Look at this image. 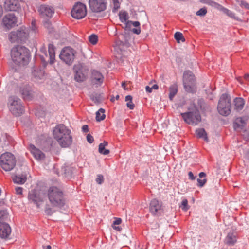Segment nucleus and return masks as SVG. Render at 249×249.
I'll return each mask as SVG.
<instances>
[{
  "mask_svg": "<svg viewBox=\"0 0 249 249\" xmlns=\"http://www.w3.org/2000/svg\"><path fill=\"white\" fill-rule=\"evenodd\" d=\"M53 136L61 147H68L72 143L71 130L63 124L55 126L53 131Z\"/></svg>",
  "mask_w": 249,
  "mask_h": 249,
  "instance_id": "1",
  "label": "nucleus"
},
{
  "mask_svg": "<svg viewBox=\"0 0 249 249\" xmlns=\"http://www.w3.org/2000/svg\"><path fill=\"white\" fill-rule=\"evenodd\" d=\"M47 196L52 206L62 208L65 204V199L63 191L56 186H51L47 191Z\"/></svg>",
  "mask_w": 249,
  "mask_h": 249,
  "instance_id": "2",
  "label": "nucleus"
},
{
  "mask_svg": "<svg viewBox=\"0 0 249 249\" xmlns=\"http://www.w3.org/2000/svg\"><path fill=\"white\" fill-rule=\"evenodd\" d=\"M11 58L13 62L18 65H25L29 59L30 51L26 47L17 45L11 51Z\"/></svg>",
  "mask_w": 249,
  "mask_h": 249,
  "instance_id": "3",
  "label": "nucleus"
},
{
  "mask_svg": "<svg viewBox=\"0 0 249 249\" xmlns=\"http://www.w3.org/2000/svg\"><path fill=\"white\" fill-rule=\"evenodd\" d=\"M188 110V112L181 113L183 120L188 124L196 125L198 124L201 121V117L194 101L191 102Z\"/></svg>",
  "mask_w": 249,
  "mask_h": 249,
  "instance_id": "4",
  "label": "nucleus"
},
{
  "mask_svg": "<svg viewBox=\"0 0 249 249\" xmlns=\"http://www.w3.org/2000/svg\"><path fill=\"white\" fill-rule=\"evenodd\" d=\"M8 107L12 114L16 116H20L24 112V107L20 99L15 96H10L8 99Z\"/></svg>",
  "mask_w": 249,
  "mask_h": 249,
  "instance_id": "5",
  "label": "nucleus"
},
{
  "mask_svg": "<svg viewBox=\"0 0 249 249\" xmlns=\"http://www.w3.org/2000/svg\"><path fill=\"white\" fill-rule=\"evenodd\" d=\"M217 109L219 114L228 116L231 112V99L227 94H223L219 100Z\"/></svg>",
  "mask_w": 249,
  "mask_h": 249,
  "instance_id": "6",
  "label": "nucleus"
},
{
  "mask_svg": "<svg viewBox=\"0 0 249 249\" xmlns=\"http://www.w3.org/2000/svg\"><path fill=\"white\" fill-rule=\"evenodd\" d=\"M40 58L44 67H46L48 62L50 64H53L55 61V47L53 44H49L48 45L49 59L47 61L48 58L47 51L44 47L40 49Z\"/></svg>",
  "mask_w": 249,
  "mask_h": 249,
  "instance_id": "7",
  "label": "nucleus"
},
{
  "mask_svg": "<svg viewBox=\"0 0 249 249\" xmlns=\"http://www.w3.org/2000/svg\"><path fill=\"white\" fill-rule=\"evenodd\" d=\"M16 164V159L12 154L6 152L0 157V165L6 171L13 169Z\"/></svg>",
  "mask_w": 249,
  "mask_h": 249,
  "instance_id": "8",
  "label": "nucleus"
},
{
  "mask_svg": "<svg viewBox=\"0 0 249 249\" xmlns=\"http://www.w3.org/2000/svg\"><path fill=\"white\" fill-rule=\"evenodd\" d=\"M183 86L186 91L190 93L195 92L196 86L194 75L190 71H186L183 73Z\"/></svg>",
  "mask_w": 249,
  "mask_h": 249,
  "instance_id": "9",
  "label": "nucleus"
},
{
  "mask_svg": "<svg viewBox=\"0 0 249 249\" xmlns=\"http://www.w3.org/2000/svg\"><path fill=\"white\" fill-rule=\"evenodd\" d=\"M75 53V51L72 48L65 47L60 52L59 58L66 64L71 65L74 60Z\"/></svg>",
  "mask_w": 249,
  "mask_h": 249,
  "instance_id": "10",
  "label": "nucleus"
},
{
  "mask_svg": "<svg viewBox=\"0 0 249 249\" xmlns=\"http://www.w3.org/2000/svg\"><path fill=\"white\" fill-rule=\"evenodd\" d=\"M89 5L92 12L100 13L107 10L108 2L107 0H89Z\"/></svg>",
  "mask_w": 249,
  "mask_h": 249,
  "instance_id": "11",
  "label": "nucleus"
},
{
  "mask_svg": "<svg viewBox=\"0 0 249 249\" xmlns=\"http://www.w3.org/2000/svg\"><path fill=\"white\" fill-rule=\"evenodd\" d=\"M43 193L36 189H33L29 191L28 195V199L30 203L35 204L37 208H39L44 202V196Z\"/></svg>",
  "mask_w": 249,
  "mask_h": 249,
  "instance_id": "12",
  "label": "nucleus"
},
{
  "mask_svg": "<svg viewBox=\"0 0 249 249\" xmlns=\"http://www.w3.org/2000/svg\"><path fill=\"white\" fill-rule=\"evenodd\" d=\"M72 18L77 19L84 18L87 15V7L85 4L80 2H76L71 10Z\"/></svg>",
  "mask_w": 249,
  "mask_h": 249,
  "instance_id": "13",
  "label": "nucleus"
},
{
  "mask_svg": "<svg viewBox=\"0 0 249 249\" xmlns=\"http://www.w3.org/2000/svg\"><path fill=\"white\" fill-rule=\"evenodd\" d=\"M149 211L155 216H159L162 212V202L157 199H152L149 205Z\"/></svg>",
  "mask_w": 249,
  "mask_h": 249,
  "instance_id": "14",
  "label": "nucleus"
},
{
  "mask_svg": "<svg viewBox=\"0 0 249 249\" xmlns=\"http://www.w3.org/2000/svg\"><path fill=\"white\" fill-rule=\"evenodd\" d=\"M74 80L77 82H82L87 78V70L82 66L78 65L73 68Z\"/></svg>",
  "mask_w": 249,
  "mask_h": 249,
  "instance_id": "15",
  "label": "nucleus"
},
{
  "mask_svg": "<svg viewBox=\"0 0 249 249\" xmlns=\"http://www.w3.org/2000/svg\"><path fill=\"white\" fill-rule=\"evenodd\" d=\"M104 77L100 71L93 70L91 71L90 81L92 85L96 87L100 86L103 83Z\"/></svg>",
  "mask_w": 249,
  "mask_h": 249,
  "instance_id": "16",
  "label": "nucleus"
},
{
  "mask_svg": "<svg viewBox=\"0 0 249 249\" xmlns=\"http://www.w3.org/2000/svg\"><path fill=\"white\" fill-rule=\"evenodd\" d=\"M40 17L42 18H50L54 13V9L47 5H41L38 9Z\"/></svg>",
  "mask_w": 249,
  "mask_h": 249,
  "instance_id": "17",
  "label": "nucleus"
},
{
  "mask_svg": "<svg viewBox=\"0 0 249 249\" xmlns=\"http://www.w3.org/2000/svg\"><path fill=\"white\" fill-rule=\"evenodd\" d=\"M17 22V19L14 14H7L3 18V25L8 29L14 27Z\"/></svg>",
  "mask_w": 249,
  "mask_h": 249,
  "instance_id": "18",
  "label": "nucleus"
},
{
  "mask_svg": "<svg viewBox=\"0 0 249 249\" xmlns=\"http://www.w3.org/2000/svg\"><path fill=\"white\" fill-rule=\"evenodd\" d=\"M4 7L6 11H17L20 8V4L18 0H6Z\"/></svg>",
  "mask_w": 249,
  "mask_h": 249,
  "instance_id": "19",
  "label": "nucleus"
},
{
  "mask_svg": "<svg viewBox=\"0 0 249 249\" xmlns=\"http://www.w3.org/2000/svg\"><path fill=\"white\" fill-rule=\"evenodd\" d=\"M11 232L10 226L7 223L0 222V237L6 239L9 237Z\"/></svg>",
  "mask_w": 249,
  "mask_h": 249,
  "instance_id": "20",
  "label": "nucleus"
},
{
  "mask_svg": "<svg viewBox=\"0 0 249 249\" xmlns=\"http://www.w3.org/2000/svg\"><path fill=\"white\" fill-rule=\"evenodd\" d=\"M29 149L34 158L37 160H43L44 159L45 157V154L34 144H30Z\"/></svg>",
  "mask_w": 249,
  "mask_h": 249,
  "instance_id": "21",
  "label": "nucleus"
},
{
  "mask_svg": "<svg viewBox=\"0 0 249 249\" xmlns=\"http://www.w3.org/2000/svg\"><path fill=\"white\" fill-rule=\"evenodd\" d=\"M237 234L234 232H230L224 239V243L228 246H233L237 242Z\"/></svg>",
  "mask_w": 249,
  "mask_h": 249,
  "instance_id": "22",
  "label": "nucleus"
},
{
  "mask_svg": "<svg viewBox=\"0 0 249 249\" xmlns=\"http://www.w3.org/2000/svg\"><path fill=\"white\" fill-rule=\"evenodd\" d=\"M245 105V101L242 98L237 97L234 100V109L237 111L241 110Z\"/></svg>",
  "mask_w": 249,
  "mask_h": 249,
  "instance_id": "23",
  "label": "nucleus"
},
{
  "mask_svg": "<svg viewBox=\"0 0 249 249\" xmlns=\"http://www.w3.org/2000/svg\"><path fill=\"white\" fill-rule=\"evenodd\" d=\"M21 94L24 100L30 101L33 98V92L28 89L24 88L21 90Z\"/></svg>",
  "mask_w": 249,
  "mask_h": 249,
  "instance_id": "24",
  "label": "nucleus"
},
{
  "mask_svg": "<svg viewBox=\"0 0 249 249\" xmlns=\"http://www.w3.org/2000/svg\"><path fill=\"white\" fill-rule=\"evenodd\" d=\"M13 180L14 183L18 184H23L27 180V175L22 174L20 176H15L13 178Z\"/></svg>",
  "mask_w": 249,
  "mask_h": 249,
  "instance_id": "25",
  "label": "nucleus"
},
{
  "mask_svg": "<svg viewBox=\"0 0 249 249\" xmlns=\"http://www.w3.org/2000/svg\"><path fill=\"white\" fill-rule=\"evenodd\" d=\"M178 91V87L177 84H173L169 87V98L171 101L173 100Z\"/></svg>",
  "mask_w": 249,
  "mask_h": 249,
  "instance_id": "26",
  "label": "nucleus"
},
{
  "mask_svg": "<svg viewBox=\"0 0 249 249\" xmlns=\"http://www.w3.org/2000/svg\"><path fill=\"white\" fill-rule=\"evenodd\" d=\"M129 24H132L134 27H137L136 28H134L132 29V32L136 34L137 35H139L141 33V28L140 27V23L139 21H128L126 23V26H127Z\"/></svg>",
  "mask_w": 249,
  "mask_h": 249,
  "instance_id": "27",
  "label": "nucleus"
},
{
  "mask_svg": "<svg viewBox=\"0 0 249 249\" xmlns=\"http://www.w3.org/2000/svg\"><path fill=\"white\" fill-rule=\"evenodd\" d=\"M108 142L106 141H104L103 143H101L99 145V152L104 155H107L109 153V150L106 149L105 147L107 146Z\"/></svg>",
  "mask_w": 249,
  "mask_h": 249,
  "instance_id": "28",
  "label": "nucleus"
},
{
  "mask_svg": "<svg viewBox=\"0 0 249 249\" xmlns=\"http://www.w3.org/2000/svg\"><path fill=\"white\" fill-rule=\"evenodd\" d=\"M19 42L24 41L28 36V34L24 30H18L17 31Z\"/></svg>",
  "mask_w": 249,
  "mask_h": 249,
  "instance_id": "29",
  "label": "nucleus"
},
{
  "mask_svg": "<svg viewBox=\"0 0 249 249\" xmlns=\"http://www.w3.org/2000/svg\"><path fill=\"white\" fill-rule=\"evenodd\" d=\"M196 134L198 138H203L206 141H208L206 132L203 128H199L196 131Z\"/></svg>",
  "mask_w": 249,
  "mask_h": 249,
  "instance_id": "30",
  "label": "nucleus"
},
{
  "mask_svg": "<svg viewBox=\"0 0 249 249\" xmlns=\"http://www.w3.org/2000/svg\"><path fill=\"white\" fill-rule=\"evenodd\" d=\"M220 10L231 18H233L236 20H239L238 17L235 16V13L229 10L227 8L222 7Z\"/></svg>",
  "mask_w": 249,
  "mask_h": 249,
  "instance_id": "31",
  "label": "nucleus"
},
{
  "mask_svg": "<svg viewBox=\"0 0 249 249\" xmlns=\"http://www.w3.org/2000/svg\"><path fill=\"white\" fill-rule=\"evenodd\" d=\"M119 19L122 23H125L128 21L129 18L128 14L126 11H120L119 14Z\"/></svg>",
  "mask_w": 249,
  "mask_h": 249,
  "instance_id": "32",
  "label": "nucleus"
},
{
  "mask_svg": "<svg viewBox=\"0 0 249 249\" xmlns=\"http://www.w3.org/2000/svg\"><path fill=\"white\" fill-rule=\"evenodd\" d=\"M115 220L113 221L112 224V228L118 231H120L122 230V228L119 226H116V225H119L122 223V219L121 218H114Z\"/></svg>",
  "mask_w": 249,
  "mask_h": 249,
  "instance_id": "33",
  "label": "nucleus"
},
{
  "mask_svg": "<svg viewBox=\"0 0 249 249\" xmlns=\"http://www.w3.org/2000/svg\"><path fill=\"white\" fill-rule=\"evenodd\" d=\"M105 109L100 108L96 113V120L97 121H101L105 118Z\"/></svg>",
  "mask_w": 249,
  "mask_h": 249,
  "instance_id": "34",
  "label": "nucleus"
},
{
  "mask_svg": "<svg viewBox=\"0 0 249 249\" xmlns=\"http://www.w3.org/2000/svg\"><path fill=\"white\" fill-rule=\"evenodd\" d=\"M9 39L12 42H19L17 31L11 32L9 34Z\"/></svg>",
  "mask_w": 249,
  "mask_h": 249,
  "instance_id": "35",
  "label": "nucleus"
},
{
  "mask_svg": "<svg viewBox=\"0 0 249 249\" xmlns=\"http://www.w3.org/2000/svg\"><path fill=\"white\" fill-rule=\"evenodd\" d=\"M245 124V121L242 117L237 118L234 123V125L236 127H243Z\"/></svg>",
  "mask_w": 249,
  "mask_h": 249,
  "instance_id": "36",
  "label": "nucleus"
},
{
  "mask_svg": "<svg viewBox=\"0 0 249 249\" xmlns=\"http://www.w3.org/2000/svg\"><path fill=\"white\" fill-rule=\"evenodd\" d=\"M174 37L177 40L178 42H180V41L183 42L185 41V38L184 37L183 34L179 32H177L175 33L174 35Z\"/></svg>",
  "mask_w": 249,
  "mask_h": 249,
  "instance_id": "37",
  "label": "nucleus"
},
{
  "mask_svg": "<svg viewBox=\"0 0 249 249\" xmlns=\"http://www.w3.org/2000/svg\"><path fill=\"white\" fill-rule=\"evenodd\" d=\"M193 101H194L196 102V101L194 100ZM196 104V103H195ZM196 103L197 105L196 104V106L198 107V110H199V109H200L201 110H202L204 108V105L205 102L204 100L202 98H199L196 101Z\"/></svg>",
  "mask_w": 249,
  "mask_h": 249,
  "instance_id": "38",
  "label": "nucleus"
},
{
  "mask_svg": "<svg viewBox=\"0 0 249 249\" xmlns=\"http://www.w3.org/2000/svg\"><path fill=\"white\" fill-rule=\"evenodd\" d=\"M113 4V12H116L120 7V3L119 0H111Z\"/></svg>",
  "mask_w": 249,
  "mask_h": 249,
  "instance_id": "39",
  "label": "nucleus"
},
{
  "mask_svg": "<svg viewBox=\"0 0 249 249\" xmlns=\"http://www.w3.org/2000/svg\"><path fill=\"white\" fill-rule=\"evenodd\" d=\"M89 41L93 45H95L98 42V36L95 34H92L89 36Z\"/></svg>",
  "mask_w": 249,
  "mask_h": 249,
  "instance_id": "40",
  "label": "nucleus"
},
{
  "mask_svg": "<svg viewBox=\"0 0 249 249\" xmlns=\"http://www.w3.org/2000/svg\"><path fill=\"white\" fill-rule=\"evenodd\" d=\"M180 207L181 209L184 211H187L189 209V207L188 205V200L186 199H184L182 202L181 205L180 206Z\"/></svg>",
  "mask_w": 249,
  "mask_h": 249,
  "instance_id": "41",
  "label": "nucleus"
},
{
  "mask_svg": "<svg viewBox=\"0 0 249 249\" xmlns=\"http://www.w3.org/2000/svg\"><path fill=\"white\" fill-rule=\"evenodd\" d=\"M207 13V10L206 7H203L200 9L196 12V15L200 16H204Z\"/></svg>",
  "mask_w": 249,
  "mask_h": 249,
  "instance_id": "42",
  "label": "nucleus"
},
{
  "mask_svg": "<svg viewBox=\"0 0 249 249\" xmlns=\"http://www.w3.org/2000/svg\"><path fill=\"white\" fill-rule=\"evenodd\" d=\"M8 217V213L6 211H0V220L6 219Z\"/></svg>",
  "mask_w": 249,
  "mask_h": 249,
  "instance_id": "43",
  "label": "nucleus"
},
{
  "mask_svg": "<svg viewBox=\"0 0 249 249\" xmlns=\"http://www.w3.org/2000/svg\"><path fill=\"white\" fill-rule=\"evenodd\" d=\"M197 186L199 187H202L206 183L207 179L206 178L201 179L200 178L197 179Z\"/></svg>",
  "mask_w": 249,
  "mask_h": 249,
  "instance_id": "44",
  "label": "nucleus"
},
{
  "mask_svg": "<svg viewBox=\"0 0 249 249\" xmlns=\"http://www.w3.org/2000/svg\"><path fill=\"white\" fill-rule=\"evenodd\" d=\"M96 182L99 184H101L104 181V177L102 175H98L96 178Z\"/></svg>",
  "mask_w": 249,
  "mask_h": 249,
  "instance_id": "45",
  "label": "nucleus"
},
{
  "mask_svg": "<svg viewBox=\"0 0 249 249\" xmlns=\"http://www.w3.org/2000/svg\"><path fill=\"white\" fill-rule=\"evenodd\" d=\"M87 140L89 143H92L94 141V138L92 135L88 134L87 136Z\"/></svg>",
  "mask_w": 249,
  "mask_h": 249,
  "instance_id": "46",
  "label": "nucleus"
},
{
  "mask_svg": "<svg viewBox=\"0 0 249 249\" xmlns=\"http://www.w3.org/2000/svg\"><path fill=\"white\" fill-rule=\"evenodd\" d=\"M16 193L17 195H22L23 188L20 187H17L15 188Z\"/></svg>",
  "mask_w": 249,
  "mask_h": 249,
  "instance_id": "47",
  "label": "nucleus"
},
{
  "mask_svg": "<svg viewBox=\"0 0 249 249\" xmlns=\"http://www.w3.org/2000/svg\"><path fill=\"white\" fill-rule=\"evenodd\" d=\"M126 106L130 109H133L135 107V105L133 103L132 101L128 102L126 104Z\"/></svg>",
  "mask_w": 249,
  "mask_h": 249,
  "instance_id": "48",
  "label": "nucleus"
},
{
  "mask_svg": "<svg viewBox=\"0 0 249 249\" xmlns=\"http://www.w3.org/2000/svg\"><path fill=\"white\" fill-rule=\"evenodd\" d=\"M45 212L48 215H51L53 213V211L51 208H46L45 210Z\"/></svg>",
  "mask_w": 249,
  "mask_h": 249,
  "instance_id": "49",
  "label": "nucleus"
},
{
  "mask_svg": "<svg viewBox=\"0 0 249 249\" xmlns=\"http://www.w3.org/2000/svg\"><path fill=\"white\" fill-rule=\"evenodd\" d=\"M240 5L242 7H245L247 9H249V4L246 1H241Z\"/></svg>",
  "mask_w": 249,
  "mask_h": 249,
  "instance_id": "50",
  "label": "nucleus"
},
{
  "mask_svg": "<svg viewBox=\"0 0 249 249\" xmlns=\"http://www.w3.org/2000/svg\"><path fill=\"white\" fill-rule=\"evenodd\" d=\"M189 178L192 180H195L196 177L194 176L193 173L192 172H189L188 173Z\"/></svg>",
  "mask_w": 249,
  "mask_h": 249,
  "instance_id": "51",
  "label": "nucleus"
},
{
  "mask_svg": "<svg viewBox=\"0 0 249 249\" xmlns=\"http://www.w3.org/2000/svg\"><path fill=\"white\" fill-rule=\"evenodd\" d=\"M82 131L84 132H87L89 131L88 126L87 125H84L82 127Z\"/></svg>",
  "mask_w": 249,
  "mask_h": 249,
  "instance_id": "52",
  "label": "nucleus"
},
{
  "mask_svg": "<svg viewBox=\"0 0 249 249\" xmlns=\"http://www.w3.org/2000/svg\"><path fill=\"white\" fill-rule=\"evenodd\" d=\"M145 90L148 93H151L152 91V89L151 87H150L149 86H146L145 87Z\"/></svg>",
  "mask_w": 249,
  "mask_h": 249,
  "instance_id": "53",
  "label": "nucleus"
},
{
  "mask_svg": "<svg viewBox=\"0 0 249 249\" xmlns=\"http://www.w3.org/2000/svg\"><path fill=\"white\" fill-rule=\"evenodd\" d=\"M206 174L204 172H201L199 174V177L200 178H206Z\"/></svg>",
  "mask_w": 249,
  "mask_h": 249,
  "instance_id": "54",
  "label": "nucleus"
},
{
  "mask_svg": "<svg viewBox=\"0 0 249 249\" xmlns=\"http://www.w3.org/2000/svg\"><path fill=\"white\" fill-rule=\"evenodd\" d=\"M125 100L126 101H132V97L131 95H127L125 98Z\"/></svg>",
  "mask_w": 249,
  "mask_h": 249,
  "instance_id": "55",
  "label": "nucleus"
},
{
  "mask_svg": "<svg viewBox=\"0 0 249 249\" xmlns=\"http://www.w3.org/2000/svg\"><path fill=\"white\" fill-rule=\"evenodd\" d=\"M116 44L118 46H121L124 45V42L119 39H117L116 41Z\"/></svg>",
  "mask_w": 249,
  "mask_h": 249,
  "instance_id": "56",
  "label": "nucleus"
},
{
  "mask_svg": "<svg viewBox=\"0 0 249 249\" xmlns=\"http://www.w3.org/2000/svg\"><path fill=\"white\" fill-rule=\"evenodd\" d=\"M152 89L154 90H157L159 89V86L157 84H154L152 87Z\"/></svg>",
  "mask_w": 249,
  "mask_h": 249,
  "instance_id": "57",
  "label": "nucleus"
},
{
  "mask_svg": "<svg viewBox=\"0 0 249 249\" xmlns=\"http://www.w3.org/2000/svg\"><path fill=\"white\" fill-rule=\"evenodd\" d=\"M244 78L246 80L249 81V74L248 73H246L244 75Z\"/></svg>",
  "mask_w": 249,
  "mask_h": 249,
  "instance_id": "58",
  "label": "nucleus"
},
{
  "mask_svg": "<svg viewBox=\"0 0 249 249\" xmlns=\"http://www.w3.org/2000/svg\"><path fill=\"white\" fill-rule=\"evenodd\" d=\"M35 21H32V29L35 30Z\"/></svg>",
  "mask_w": 249,
  "mask_h": 249,
  "instance_id": "59",
  "label": "nucleus"
},
{
  "mask_svg": "<svg viewBox=\"0 0 249 249\" xmlns=\"http://www.w3.org/2000/svg\"><path fill=\"white\" fill-rule=\"evenodd\" d=\"M122 86L125 89V84L124 82H123L122 84Z\"/></svg>",
  "mask_w": 249,
  "mask_h": 249,
  "instance_id": "60",
  "label": "nucleus"
},
{
  "mask_svg": "<svg viewBox=\"0 0 249 249\" xmlns=\"http://www.w3.org/2000/svg\"><path fill=\"white\" fill-rule=\"evenodd\" d=\"M46 249H51V246L50 245H48L47 246Z\"/></svg>",
  "mask_w": 249,
  "mask_h": 249,
  "instance_id": "61",
  "label": "nucleus"
},
{
  "mask_svg": "<svg viewBox=\"0 0 249 249\" xmlns=\"http://www.w3.org/2000/svg\"><path fill=\"white\" fill-rule=\"evenodd\" d=\"M115 99H116V100H118L119 99V95H117L115 97Z\"/></svg>",
  "mask_w": 249,
  "mask_h": 249,
  "instance_id": "62",
  "label": "nucleus"
},
{
  "mask_svg": "<svg viewBox=\"0 0 249 249\" xmlns=\"http://www.w3.org/2000/svg\"><path fill=\"white\" fill-rule=\"evenodd\" d=\"M35 72H36V71H34V75L35 76H37V75L36 74Z\"/></svg>",
  "mask_w": 249,
  "mask_h": 249,
  "instance_id": "63",
  "label": "nucleus"
},
{
  "mask_svg": "<svg viewBox=\"0 0 249 249\" xmlns=\"http://www.w3.org/2000/svg\"><path fill=\"white\" fill-rule=\"evenodd\" d=\"M111 101H114V99H111Z\"/></svg>",
  "mask_w": 249,
  "mask_h": 249,
  "instance_id": "64",
  "label": "nucleus"
}]
</instances>
